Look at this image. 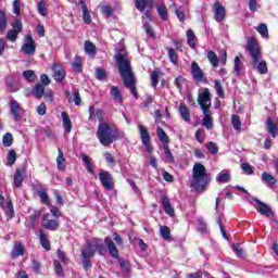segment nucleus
I'll use <instances>...</instances> for the list:
<instances>
[{"label":"nucleus","instance_id":"obj_10","mask_svg":"<svg viewBox=\"0 0 278 278\" xmlns=\"http://www.w3.org/2000/svg\"><path fill=\"white\" fill-rule=\"evenodd\" d=\"M254 201L258 204V207H257L258 213H261L263 216H266L267 218H275L273 208L268 204L262 202L257 198H254Z\"/></svg>","mask_w":278,"mask_h":278},{"label":"nucleus","instance_id":"obj_36","mask_svg":"<svg viewBox=\"0 0 278 278\" xmlns=\"http://www.w3.org/2000/svg\"><path fill=\"white\" fill-rule=\"evenodd\" d=\"M163 151L165 153L167 162H169V164H173V162H175V156H173V152H170V148L168 147V143H165L163 146Z\"/></svg>","mask_w":278,"mask_h":278},{"label":"nucleus","instance_id":"obj_32","mask_svg":"<svg viewBox=\"0 0 278 278\" xmlns=\"http://www.w3.org/2000/svg\"><path fill=\"white\" fill-rule=\"evenodd\" d=\"M33 94L36 97V99H42V96L45 94L43 85H36L33 89Z\"/></svg>","mask_w":278,"mask_h":278},{"label":"nucleus","instance_id":"obj_2","mask_svg":"<svg viewBox=\"0 0 278 278\" xmlns=\"http://www.w3.org/2000/svg\"><path fill=\"white\" fill-rule=\"evenodd\" d=\"M211 181L212 177L207 174L205 165L195 163L192 168L191 188L195 192H204Z\"/></svg>","mask_w":278,"mask_h":278},{"label":"nucleus","instance_id":"obj_63","mask_svg":"<svg viewBox=\"0 0 278 278\" xmlns=\"http://www.w3.org/2000/svg\"><path fill=\"white\" fill-rule=\"evenodd\" d=\"M89 244L97 251V249H99L101 245H103V240L93 239L91 242H89Z\"/></svg>","mask_w":278,"mask_h":278},{"label":"nucleus","instance_id":"obj_57","mask_svg":"<svg viewBox=\"0 0 278 278\" xmlns=\"http://www.w3.org/2000/svg\"><path fill=\"white\" fill-rule=\"evenodd\" d=\"M7 38L10 40V42H16V39L18 38V33L10 29L7 34Z\"/></svg>","mask_w":278,"mask_h":278},{"label":"nucleus","instance_id":"obj_42","mask_svg":"<svg viewBox=\"0 0 278 278\" xmlns=\"http://www.w3.org/2000/svg\"><path fill=\"white\" fill-rule=\"evenodd\" d=\"M256 30L261 34L262 38H268V26L266 24L258 25Z\"/></svg>","mask_w":278,"mask_h":278},{"label":"nucleus","instance_id":"obj_62","mask_svg":"<svg viewBox=\"0 0 278 278\" xmlns=\"http://www.w3.org/2000/svg\"><path fill=\"white\" fill-rule=\"evenodd\" d=\"M13 31H16L17 34H21V31H23V24H21V21L16 20L13 23Z\"/></svg>","mask_w":278,"mask_h":278},{"label":"nucleus","instance_id":"obj_19","mask_svg":"<svg viewBox=\"0 0 278 278\" xmlns=\"http://www.w3.org/2000/svg\"><path fill=\"white\" fill-rule=\"evenodd\" d=\"M39 242L46 251H51V242L49 241V237L45 233V230H39Z\"/></svg>","mask_w":278,"mask_h":278},{"label":"nucleus","instance_id":"obj_35","mask_svg":"<svg viewBox=\"0 0 278 278\" xmlns=\"http://www.w3.org/2000/svg\"><path fill=\"white\" fill-rule=\"evenodd\" d=\"M230 180H231V177H229V173L227 172H220L216 177V181H218L219 184H227Z\"/></svg>","mask_w":278,"mask_h":278},{"label":"nucleus","instance_id":"obj_64","mask_svg":"<svg viewBox=\"0 0 278 278\" xmlns=\"http://www.w3.org/2000/svg\"><path fill=\"white\" fill-rule=\"evenodd\" d=\"M13 14H21V1L18 0L13 1Z\"/></svg>","mask_w":278,"mask_h":278},{"label":"nucleus","instance_id":"obj_25","mask_svg":"<svg viewBox=\"0 0 278 278\" xmlns=\"http://www.w3.org/2000/svg\"><path fill=\"white\" fill-rule=\"evenodd\" d=\"M94 253H97V250L92 248L90 243H88L83 250H81V257H94Z\"/></svg>","mask_w":278,"mask_h":278},{"label":"nucleus","instance_id":"obj_55","mask_svg":"<svg viewBox=\"0 0 278 278\" xmlns=\"http://www.w3.org/2000/svg\"><path fill=\"white\" fill-rule=\"evenodd\" d=\"M38 194L40 197L41 203L49 205V194H47L46 190H39Z\"/></svg>","mask_w":278,"mask_h":278},{"label":"nucleus","instance_id":"obj_15","mask_svg":"<svg viewBox=\"0 0 278 278\" xmlns=\"http://www.w3.org/2000/svg\"><path fill=\"white\" fill-rule=\"evenodd\" d=\"M65 97H66L68 103L74 102L75 105H80L81 104V97L79 96V89H74L73 94L71 93V91H66Z\"/></svg>","mask_w":278,"mask_h":278},{"label":"nucleus","instance_id":"obj_43","mask_svg":"<svg viewBox=\"0 0 278 278\" xmlns=\"http://www.w3.org/2000/svg\"><path fill=\"white\" fill-rule=\"evenodd\" d=\"M214 84L216 93L218 94V97H220V99H223V97H225V89H223V84L220 83V80H215Z\"/></svg>","mask_w":278,"mask_h":278},{"label":"nucleus","instance_id":"obj_3","mask_svg":"<svg viewBox=\"0 0 278 278\" xmlns=\"http://www.w3.org/2000/svg\"><path fill=\"white\" fill-rule=\"evenodd\" d=\"M97 138L103 147H110L114 140H117L116 130L112 125L106 123L99 124Z\"/></svg>","mask_w":278,"mask_h":278},{"label":"nucleus","instance_id":"obj_56","mask_svg":"<svg viewBox=\"0 0 278 278\" xmlns=\"http://www.w3.org/2000/svg\"><path fill=\"white\" fill-rule=\"evenodd\" d=\"M16 162V151L10 150L8 154V163L12 166Z\"/></svg>","mask_w":278,"mask_h":278},{"label":"nucleus","instance_id":"obj_49","mask_svg":"<svg viewBox=\"0 0 278 278\" xmlns=\"http://www.w3.org/2000/svg\"><path fill=\"white\" fill-rule=\"evenodd\" d=\"M101 12L106 18H110L114 14V10L110 5H102Z\"/></svg>","mask_w":278,"mask_h":278},{"label":"nucleus","instance_id":"obj_26","mask_svg":"<svg viewBox=\"0 0 278 278\" xmlns=\"http://www.w3.org/2000/svg\"><path fill=\"white\" fill-rule=\"evenodd\" d=\"M179 113H180L181 118L186 123H190V111L188 110V106H186V104L179 105Z\"/></svg>","mask_w":278,"mask_h":278},{"label":"nucleus","instance_id":"obj_61","mask_svg":"<svg viewBox=\"0 0 278 278\" xmlns=\"http://www.w3.org/2000/svg\"><path fill=\"white\" fill-rule=\"evenodd\" d=\"M7 207H8L7 216H10V218H14V206L12 205V201H9L7 203Z\"/></svg>","mask_w":278,"mask_h":278},{"label":"nucleus","instance_id":"obj_60","mask_svg":"<svg viewBox=\"0 0 278 278\" xmlns=\"http://www.w3.org/2000/svg\"><path fill=\"white\" fill-rule=\"evenodd\" d=\"M232 249L235 253H237L238 257H244V250L240 245L232 244Z\"/></svg>","mask_w":278,"mask_h":278},{"label":"nucleus","instance_id":"obj_5","mask_svg":"<svg viewBox=\"0 0 278 278\" xmlns=\"http://www.w3.org/2000/svg\"><path fill=\"white\" fill-rule=\"evenodd\" d=\"M21 51L24 53V55H35L36 41H34V37L31 35H27L25 37Z\"/></svg>","mask_w":278,"mask_h":278},{"label":"nucleus","instance_id":"obj_13","mask_svg":"<svg viewBox=\"0 0 278 278\" xmlns=\"http://www.w3.org/2000/svg\"><path fill=\"white\" fill-rule=\"evenodd\" d=\"M155 5L153 0H135V7L139 12H144V10H151Z\"/></svg>","mask_w":278,"mask_h":278},{"label":"nucleus","instance_id":"obj_54","mask_svg":"<svg viewBox=\"0 0 278 278\" xmlns=\"http://www.w3.org/2000/svg\"><path fill=\"white\" fill-rule=\"evenodd\" d=\"M241 170H243L245 175H253V166L249 163L241 164Z\"/></svg>","mask_w":278,"mask_h":278},{"label":"nucleus","instance_id":"obj_18","mask_svg":"<svg viewBox=\"0 0 278 278\" xmlns=\"http://www.w3.org/2000/svg\"><path fill=\"white\" fill-rule=\"evenodd\" d=\"M25 255V247L21 242H16L11 251V257L16 260V257H21Z\"/></svg>","mask_w":278,"mask_h":278},{"label":"nucleus","instance_id":"obj_31","mask_svg":"<svg viewBox=\"0 0 278 278\" xmlns=\"http://www.w3.org/2000/svg\"><path fill=\"white\" fill-rule=\"evenodd\" d=\"M65 159H64V153L62 152L61 149H59V155L56 157V164L59 170H66V165H64Z\"/></svg>","mask_w":278,"mask_h":278},{"label":"nucleus","instance_id":"obj_16","mask_svg":"<svg viewBox=\"0 0 278 278\" xmlns=\"http://www.w3.org/2000/svg\"><path fill=\"white\" fill-rule=\"evenodd\" d=\"M162 205L164 212L167 213L168 216H175V208L173 207V204H170V199H168L167 195H163Z\"/></svg>","mask_w":278,"mask_h":278},{"label":"nucleus","instance_id":"obj_33","mask_svg":"<svg viewBox=\"0 0 278 278\" xmlns=\"http://www.w3.org/2000/svg\"><path fill=\"white\" fill-rule=\"evenodd\" d=\"M85 52L88 55H94V53H97V47L92 41H85Z\"/></svg>","mask_w":278,"mask_h":278},{"label":"nucleus","instance_id":"obj_37","mask_svg":"<svg viewBox=\"0 0 278 278\" xmlns=\"http://www.w3.org/2000/svg\"><path fill=\"white\" fill-rule=\"evenodd\" d=\"M156 136L161 142H164V144H168V135H166V132L162 128L157 127Z\"/></svg>","mask_w":278,"mask_h":278},{"label":"nucleus","instance_id":"obj_23","mask_svg":"<svg viewBox=\"0 0 278 278\" xmlns=\"http://www.w3.org/2000/svg\"><path fill=\"white\" fill-rule=\"evenodd\" d=\"M156 12L162 21H168V10L166 9V4L161 3L156 7Z\"/></svg>","mask_w":278,"mask_h":278},{"label":"nucleus","instance_id":"obj_48","mask_svg":"<svg viewBox=\"0 0 278 278\" xmlns=\"http://www.w3.org/2000/svg\"><path fill=\"white\" fill-rule=\"evenodd\" d=\"M168 58L172 62V64H177V61L179 60V56L177 54V51L175 49H168Z\"/></svg>","mask_w":278,"mask_h":278},{"label":"nucleus","instance_id":"obj_8","mask_svg":"<svg viewBox=\"0 0 278 278\" xmlns=\"http://www.w3.org/2000/svg\"><path fill=\"white\" fill-rule=\"evenodd\" d=\"M198 103L200 108L212 106V93H210V89L204 88L198 93Z\"/></svg>","mask_w":278,"mask_h":278},{"label":"nucleus","instance_id":"obj_50","mask_svg":"<svg viewBox=\"0 0 278 278\" xmlns=\"http://www.w3.org/2000/svg\"><path fill=\"white\" fill-rule=\"evenodd\" d=\"M206 149L211 153V155H216L218 153V146L214 143L213 141L206 143Z\"/></svg>","mask_w":278,"mask_h":278},{"label":"nucleus","instance_id":"obj_44","mask_svg":"<svg viewBox=\"0 0 278 278\" xmlns=\"http://www.w3.org/2000/svg\"><path fill=\"white\" fill-rule=\"evenodd\" d=\"M195 140H197V142H199L200 144H202V142L205 140V129L199 128V129L195 131Z\"/></svg>","mask_w":278,"mask_h":278},{"label":"nucleus","instance_id":"obj_28","mask_svg":"<svg viewBox=\"0 0 278 278\" xmlns=\"http://www.w3.org/2000/svg\"><path fill=\"white\" fill-rule=\"evenodd\" d=\"M207 60L210 61L212 66H214L215 68H218V63L220 62V60L218 59V55H216L214 51L212 50L208 51Z\"/></svg>","mask_w":278,"mask_h":278},{"label":"nucleus","instance_id":"obj_20","mask_svg":"<svg viewBox=\"0 0 278 278\" xmlns=\"http://www.w3.org/2000/svg\"><path fill=\"white\" fill-rule=\"evenodd\" d=\"M139 134L141 138L142 144L147 142H151V135H149V130L143 125H139Z\"/></svg>","mask_w":278,"mask_h":278},{"label":"nucleus","instance_id":"obj_22","mask_svg":"<svg viewBox=\"0 0 278 278\" xmlns=\"http://www.w3.org/2000/svg\"><path fill=\"white\" fill-rule=\"evenodd\" d=\"M261 179H262V182H263V184H266V186H269V187H270V186H275V185L277 184V179L274 178L273 175H270V174H268V173H266V172H264V173L262 174Z\"/></svg>","mask_w":278,"mask_h":278},{"label":"nucleus","instance_id":"obj_59","mask_svg":"<svg viewBox=\"0 0 278 278\" xmlns=\"http://www.w3.org/2000/svg\"><path fill=\"white\" fill-rule=\"evenodd\" d=\"M106 77V74H105V71L103 68H97L96 70V79H99L100 81L105 79Z\"/></svg>","mask_w":278,"mask_h":278},{"label":"nucleus","instance_id":"obj_6","mask_svg":"<svg viewBox=\"0 0 278 278\" xmlns=\"http://www.w3.org/2000/svg\"><path fill=\"white\" fill-rule=\"evenodd\" d=\"M41 225L45 229H49V231H55L60 228V222H58V218L53 217V215L45 214Z\"/></svg>","mask_w":278,"mask_h":278},{"label":"nucleus","instance_id":"obj_29","mask_svg":"<svg viewBox=\"0 0 278 278\" xmlns=\"http://www.w3.org/2000/svg\"><path fill=\"white\" fill-rule=\"evenodd\" d=\"M37 12L40 16H49V11H47V2L45 0L39 1L37 4Z\"/></svg>","mask_w":278,"mask_h":278},{"label":"nucleus","instance_id":"obj_47","mask_svg":"<svg viewBox=\"0 0 278 278\" xmlns=\"http://www.w3.org/2000/svg\"><path fill=\"white\" fill-rule=\"evenodd\" d=\"M23 77L26 79V81H34L36 79V73H34L31 70L24 71Z\"/></svg>","mask_w":278,"mask_h":278},{"label":"nucleus","instance_id":"obj_27","mask_svg":"<svg viewBox=\"0 0 278 278\" xmlns=\"http://www.w3.org/2000/svg\"><path fill=\"white\" fill-rule=\"evenodd\" d=\"M187 40L191 49H194V47H197V35H194V31L192 29L187 30Z\"/></svg>","mask_w":278,"mask_h":278},{"label":"nucleus","instance_id":"obj_24","mask_svg":"<svg viewBox=\"0 0 278 278\" xmlns=\"http://www.w3.org/2000/svg\"><path fill=\"white\" fill-rule=\"evenodd\" d=\"M61 116L63 118V126L65 127L66 134H71V130L73 129V123L71 122L68 114H66V112H62Z\"/></svg>","mask_w":278,"mask_h":278},{"label":"nucleus","instance_id":"obj_17","mask_svg":"<svg viewBox=\"0 0 278 278\" xmlns=\"http://www.w3.org/2000/svg\"><path fill=\"white\" fill-rule=\"evenodd\" d=\"M11 114L14 121H21V104L16 100L10 102Z\"/></svg>","mask_w":278,"mask_h":278},{"label":"nucleus","instance_id":"obj_41","mask_svg":"<svg viewBox=\"0 0 278 278\" xmlns=\"http://www.w3.org/2000/svg\"><path fill=\"white\" fill-rule=\"evenodd\" d=\"M14 142V138L12 137V134L7 132L2 138V144L3 147H12V143Z\"/></svg>","mask_w":278,"mask_h":278},{"label":"nucleus","instance_id":"obj_46","mask_svg":"<svg viewBox=\"0 0 278 278\" xmlns=\"http://www.w3.org/2000/svg\"><path fill=\"white\" fill-rule=\"evenodd\" d=\"M152 88H157V84H160V72L153 71L151 74Z\"/></svg>","mask_w":278,"mask_h":278},{"label":"nucleus","instance_id":"obj_58","mask_svg":"<svg viewBox=\"0 0 278 278\" xmlns=\"http://www.w3.org/2000/svg\"><path fill=\"white\" fill-rule=\"evenodd\" d=\"M81 160L86 165V168L89 170V173H92V165L90 164V157H88V155L86 154H81Z\"/></svg>","mask_w":278,"mask_h":278},{"label":"nucleus","instance_id":"obj_53","mask_svg":"<svg viewBox=\"0 0 278 278\" xmlns=\"http://www.w3.org/2000/svg\"><path fill=\"white\" fill-rule=\"evenodd\" d=\"M202 125L207 129H213L214 123L212 122V116L203 117Z\"/></svg>","mask_w":278,"mask_h":278},{"label":"nucleus","instance_id":"obj_34","mask_svg":"<svg viewBox=\"0 0 278 278\" xmlns=\"http://www.w3.org/2000/svg\"><path fill=\"white\" fill-rule=\"evenodd\" d=\"M13 184L15 188H21V186H23V173H21V169H16Z\"/></svg>","mask_w":278,"mask_h":278},{"label":"nucleus","instance_id":"obj_30","mask_svg":"<svg viewBox=\"0 0 278 278\" xmlns=\"http://www.w3.org/2000/svg\"><path fill=\"white\" fill-rule=\"evenodd\" d=\"M231 125L233 129H236V131H242V122L240 121V117L238 115L231 116Z\"/></svg>","mask_w":278,"mask_h":278},{"label":"nucleus","instance_id":"obj_12","mask_svg":"<svg viewBox=\"0 0 278 278\" xmlns=\"http://www.w3.org/2000/svg\"><path fill=\"white\" fill-rule=\"evenodd\" d=\"M52 71H53V78L55 81L61 83L64 81V78L66 77V72L64 71V67L62 65L54 63L52 65Z\"/></svg>","mask_w":278,"mask_h":278},{"label":"nucleus","instance_id":"obj_52","mask_svg":"<svg viewBox=\"0 0 278 278\" xmlns=\"http://www.w3.org/2000/svg\"><path fill=\"white\" fill-rule=\"evenodd\" d=\"M248 8L250 12H257V8H261V5L257 3V0H249Z\"/></svg>","mask_w":278,"mask_h":278},{"label":"nucleus","instance_id":"obj_45","mask_svg":"<svg viewBox=\"0 0 278 278\" xmlns=\"http://www.w3.org/2000/svg\"><path fill=\"white\" fill-rule=\"evenodd\" d=\"M235 73L237 76H240L242 73V61H240L239 56L235 58Z\"/></svg>","mask_w":278,"mask_h":278},{"label":"nucleus","instance_id":"obj_11","mask_svg":"<svg viewBox=\"0 0 278 278\" xmlns=\"http://www.w3.org/2000/svg\"><path fill=\"white\" fill-rule=\"evenodd\" d=\"M214 18L217 23H223L225 21V7L220 2H215L213 4Z\"/></svg>","mask_w":278,"mask_h":278},{"label":"nucleus","instance_id":"obj_38","mask_svg":"<svg viewBox=\"0 0 278 278\" xmlns=\"http://www.w3.org/2000/svg\"><path fill=\"white\" fill-rule=\"evenodd\" d=\"M160 235L163 240H170V228L168 226H161Z\"/></svg>","mask_w":278,"mask_h":278},{"label":"nucleus","instance_id":"obj_14","mask_svg":"<svg viewBox=\"0 0 278 278\" xmlns=\"http://www.w3.org/2000/svg\"><path fill=\"white\" fill-rule=\"evenodd\" d=\"M104 242L108 247L109 254L111 255V257H114V260H118V249H116V244H114V241H112L110 237H106L104 239Z\"/></svg>","mask_w":278,"mask_h":278},{"label":"nucleus","instance_id":"obj_39","mask_svg":"<svg viewBox=\"0 0 278 278\" xmlns=\"http://www.w3.org/2000/svg\"><path fill=\"white\" fill-rule=\"evenodd\" d=\"M72 68L75 73H81V58L75 56L74 62L72 63Z\"/></svg>","mask_w":278,"mask_h":278},{"label":"nucleus","instance_id":"obj_4","mask_svg":"<svg viewBox=\"0 0 278 278\" xmlns=\"http://www.w3.org/2000/svg\"><path fill=\"white\" fill-rule=\"evenodd\" d=\"M247 49L252 58L253 68H256L261 75H266L268 67L266 66V61L260 62V47L255 42L249 41Z\"/></svg>","mask_w":278,"mask_h":278},{"label":"nucleus","instance_id":"obj_1","mask_svg":"<svg viewBox=\"0 0 278 278\" xmlns=\"http://www.w3.org/2000/svg\"><path fill=\"white\" fill-rule=\"evenodd\" d=\"M115 62L124 81V86L130 89V93L138 99V89H136V76L131 71V62L127 59V55L118 52L115 54Z\"/></svg>","mask_w":278,"mask_h":278},{"label":"nucleus","instance_id":"obj_51","mask_svg":"<svg viewBox=\"0 0 278 278\" xmlns=\"http://www.w3.org/2000/svg\"><path fill=\"white\" fill-rule=\"evenodd\" d=\"M143 27H144L146 33L150 36V38L155 37V31H153V27H151V24H149L148 21L143 22Z\"/></svg>","mask_w":278,"mask_h":278},{"label":"nucleus","instance_id":"obj_7","mask_svg":"<svg viewBox=\"0 0 278 278\" xmlns=\"http://www.w3.org/2000/svg\"><path fill=\"white\" fill-rule=\"evenodd\" d=\"M99 179L104 190H114V177H112L110 172L101 170L99 173Z\"/></svg>","mask_w":278,"mask_h":278},{"label":"nucleus","instance_id":"obj_40","mask_svg":"<svg viewBox=\"0 0 278 278\" xmlns=\"http://www.w3.org/2000/svg\"><path fill=\"white\" fill-rule=\"evenodd\" d=\"M8 27V17H5V13L0 9V30L5 31Z\"/></svg>","mask_w":278,"mask_h":278},{"label":"nucleus","instance_id":"obj_21","mask_svg":"<svg viewBox=\"0 0 278 278\" xmlns=\"http://www.w3.org/2000/svg\"><path fill=\"white\" fill-rule=\"evenodd\" d=\"M111 97L116 103H123V93L116 86L111 87Z\"/></svg>","mask_w":278,"mask_h":278},{"label":"nucleus","instance_id":"obj_9","mask_svg":"<svg viewBox=\"0 0 278 278\" xmlns=\"http://www.w3.org/2000/svg\"><path fill=\"white\" fill-rule=\"evenodd\" d=\"M191 74L195 84H201L206 80L205 74H203V70H201L198 62L191 63Z\"/></svg>","mask_w":278,"mask_h":278}]
</instances>
